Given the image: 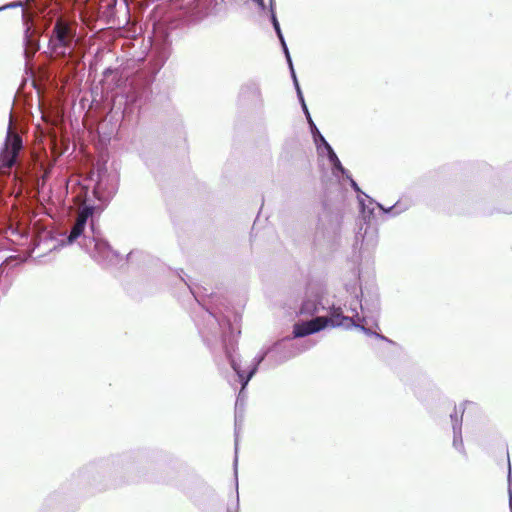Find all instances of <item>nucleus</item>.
<instances>
[{"mask_svg":"<svg viewBox=\"0 0 512 512\" xmlns=\"http://www.w3.org/2000/svg\"><path fill=\"white\" fill-rule=\"evenodd\" d=\"M349 316H344L340 307H333L329 317H315L303 323L294 325L293 334L295 337H304L312 333H316L327 326L331 327H357L364 333L370 334V330L365 327L368 324L367 316L360 317L357 308L350 306Z\"/></svg>","mask_w":512,"mask_h":512,"instance_id":"1","label":"nucleus"},{"mask_svg":"<svg viewBox=\"0 0 512 512\" xmlns=\"http://www.w3.org/2000/svg\"><path fill=\"white\" fill-rule=\"evenodd\" d=\"M75 31L69 24L58 20L52 30L49 39V48L56 55L65 56L74 48Z\"/></svg>","mask_w":512,"mask_h":512,"instance_id":"2","label":"nucleus"},{"mask_svg":"<svg viewBox=\"0 0 512 512\" xmlns=\"http://www.w3.org/2000/svg\"><path fill=\"white\" fill-rule=\"evenodd\" d=\"M21 148L22 139L12 129V115L10 114L4 146L0 153V168L10 169L15 164Z\"/></svg>","mask_w":512,"mask_h":512,"instance_id":"3","label":"nucleus"},{"mask_svg":"<svg viewBox=\"0 0 512 512\" xmlns=\"http://www.w3.org/2000/svg\"><path fill=\"white\" fill-rule=\"evenodd\" d=\"M227 357L230 360L231 367L235 371L239 382L242 385L239 392L238 399L243 396V390L248 385L250 379L256 373L259 364L263 361L264 355L256 356L247 367L242 366V361L239 357L233 355L229 350H226Z\"/></svg>","mask_w":512,"mask_h":512,"instance_id":"4","label":"nucleus"},{"mask_svg":"<svg viewBox=\"0 0 512 512\" xmlns=\"http://www.w3.org/2000/svg\"><path fill=\"white\" fill-rule=\"evenodd\" d=\"M347 179H349L351 187L358 193V201L361 206V210L363 213L368 212V214H372L374 211V205H377L380 209H382L385 212H393L394 215L401 213L403 210H405V207H402L400 202H397L395 205L391 206L389 209H385L381 204L375 203V201L370 198L368 195L363 193L358 184L351 178L349 174H347Z\"/></svg>","mask_w":512,"mask_h":512,"instance_id":"5","label":"nucleus"},{"mask_svg":"<svg viewBox=\"0 0 512 512\" xmlns=\"http://www.w3.org/2000/svg\"><path fill=\"white\" fill-rule=\"evenodd\" d=\"M117 190V178L106 173L98 174V181L94 187V194L101 201L110 199Z\"/></svg>","mask_w":512,"mask_h":512,"instance_id":"6","label":"nucleus"},{"mask_svg":"<svg viewBox=\"0 0 512 512\" xmlns=\"http://www.w3.org/2000/svg\"><path fill=\"white\" fill-rule=\"evenodd\" d=\"M93 214V208L92 207H84L82 208L77 215L76 222L74 226L72 227V230L68 236V243H73L76 239H78L84 232L87 220L89 217H91Z\"/></svg>","mask_w":512,"mask_h":512,"instance_id":"7","label":"nucleus"},{"mask_svg":"<svg viewBox=\"0 0 512 512\" xmlns=\"http://www.w3.org/2000/svg\"><path fill=\"white\" fill-rule=\"evenodd\" d=\"M88 242L94 246L92 257L97 261L105 262L111 260L114 256L113 251L106 241L93 237L88 239Z\"/></svg>","mask_w":512,"mask_h":512,"instance_id":"8","label":"nucleus"},{"mask_svg":"<svg viewBox=\"0 0 512 512\" xmlns=\"http://www.w3.org/2000/svg\"><path fill=\"white\" fill-rule=\"evenodd\" d=\"M451 420L453 422V432H454V439H453V446L459 450L463 451V440H462V433H461V421L462 416L460 419L457 417V414L451 415Z\"/></svg>","mask_w":512,"mask_h":512,"instance_id":"9","label":"nucleus"},{"mask_svg":"<svg viewBox=\"0 0 512 512\" xmlns=\"http://www.w3.org/2000/svg\"><path fill=\"white\" fill-rule=\"evenodd\" d=\"M318 308H317V303L315 300H306L303 302L301 308H300V313L301 314H313L315 312H317Z\"/></svg>","mask_w":512,"mask_h":512,"instance_id":"10","label":"nucleus"},{"mask_svg":"<svg viewBox=\"0 0 512 512\" xmlns=\"http://www.w3.org/2000/svg\"><path fill=\"white\" fill-rule=\"evenodd\" d=\"M237 464H238V430L235 429V458H234V474L237 479ZM238 489V480H236V490Z\"/></svg>","mask_w":512,"mask_h":512,"instance_id":"11","label":"nucleus"},{"mask_svg":"<svg viewBox=\"0 0 512 512\" xmlns=\"http://www.w3.org/2000/svg\"><path fill=\"white\" fill-rule=\"evenodd\" d=\"M289 68H290L291 76H292V79H293V82H294V86H295L296 91H297V95H298L299 101L303 102V94H302V91L300 89V86H299V83H298V80H297V77H296V73L294 71L292 63H291V66H289Z\"/></svg>","mask_w":512,"mask_h":512,"instance_id":"12","label":"nucleus"},{"mask_svg":"<svg viewBox=\"0 0 512 512\" xmlns=\"http://www.w3.org/2000/svg\"><path fill=\"white\" fill-rule=\"evenodd\" d=\"M314 140L317 144L318 150L323 153V150L325 149V143H328L325 138L320 134L319 131H317V135H314Z\"/></svg>","mask_w":512,"mask_h":512,"instance_id":"13","label":"nucleus"},{"mask_svg":"<svg viewBox=\"0 0 512 512\" xmlns=\"http://www.w3.org/2000/svg\"><path fill=\"white\" fill-rule=\"evenodd\" d=\"M324 150L327 152L329 161L331 162L332 165H334L339 159L335 152L333 151L332 147L329 145V143H325Z\"/></svg>","mask_w":512,"mask_h":512,"instance_id":"14","label":"nucleus"},{"mask_svg":"<svg viewBox=\"0 0 512 512\" xmlns=\"http://www.w3.org/2000/svg\"><path fill=\"white\" fill-rule=\"evenodd\" d=\"M338 173H341L342 175H345L347 177V174L348 171L342 166L340 160H338L334 165H333V174L335 176L338 175Z\"/></svg>","mask_w":512,"mask_h":512,"instance_id":"15","label":"nucleus"},{"mask_svg":"<svg viewBox=\"0 0 512 512\" xmlns=\"http://www.w3.org/2000/svg\"><path fill=\"white\" fill-rule=\"evenodd\" d=\"M272 23H273V27L277 33V36L279 39H282L283 38V34L281 32V29H280V25H279V22L274 14V12H272Z\"/></svg>","mask_w":512,"mask_h":512,"instance_id":"16","label":"nucleus"},{"mask_svg":"<svg viewBox=\"0 0 512 512\" xmlns=\"http://www.w3.org/2000/svg\"><path fill=\"white\" fill-rule=\"evenodd\" d=\"M508 493H509V506L512 512V479H511V468L508 471Z\"/></svg>","mask_w":512,"mask_h":512,"instance_id":"17","label":"nucleus"},{"mask_svg":"<svg viewBox=\"0 0 512 512\" xmlns=\"http://www.w3.org/2000/svg\"><path fill=\"white\" fill-rule=\"evenodd\" d=\"M280 42H281V45H282V48H283V51L285 53V56H286V59H287V62H288V65L291 66V57H290V54H289V50H288V47L286 45V42L284 40V37L282 39H279Z\"/></svg>","mask_w":512,"mask_h":512,"instance_id":"18","label":"nucleus"},{"mask_svg":"<svg viewBox=\"0 0 512 512\" xmlns=\"http://www.w3.org/2000/svg\"><path fill=\"white\" fill-rule=\"evenodd\" d=\"M300 102H301V104H302L303 111L305 112V114H306V116H307V119L309 120V118H311V117H310V114H309V112H308V109H307V106H306V104H305V101L303 100V102H302V101H300Z\"/></svg>","mask_w":512,"mask_h":512,"instance_id":"19","label":"nucleus"},{"mask_svg":"<svg viewBox=\"0 0 512 512\" xmlns=\"http://www.w3.org/2000/svg\"><path fill=\"white\" fill-rule=\"evenodd\" d=\"M308 121H309V123H310V126H311V129H312L313 134H314V135H317V131H318V129L316 128V126H315V124L313 123L312 119H311V118H309V120H308Z\"/></svg>","mask_w":512,"mask_h":512,"instance_id":"20","label":"nucleus"},{"mask_svg":"<svg viewBox=\"0 0 512 512\" xmlns=\"http://www.w3.org/2000/svg\"><path fill=\"white\" fill-rule=\"evenodd\" d=\"M374 335H375L377 338H380V339H382V340H384V341H387V342H389V343H392V341H390L389 339H387L385 336H382V335H380V334H378V333H374Z\"/></svg>","mask_w":512,"mask_h":512,"instance_id":"21","label":"nucleus"},{"mask_svg":"<svg viewBox=\"0 0 512 512\" xmlns=\"http://www.w3.org/2000/svg\"><path fill=\"white\" fill-rule=\"evenodd\" d=\"M19 5H21V3H12V4H9V5L5 6V7L0 8V10L5 9V8H10V7H16V6H19Z\"/></svg>","mask_w":512,"mask_h":512,"instance_id":"22","label":"nucleus"},{"mask_svg":"<svg viewBox=\"0 0 512 512\" xmlns=\"http://www.w3.org/2000/svg\"><path fill=\"white\" fill-rule=\"evenodd\" d=\"M261 9H264V0H254Z\"/></svg>","mask_w":512,"mask_h":512,"instance_id":"23","label":"nucleus"},{"mask_svg":"<svg viewBox=\"0 0 512 512\" xmlns=\"http://www.w3.org/2000/svg\"><path fill=\"white\" fill-rule=\"evenodd\" d=\"M208 317H209L210 320L217 321L215 316L213 314H211V313H208Z\"/></svg>","mask_w":512,"mask_h":512,"instance_id":"24","label":"nucleus"},{"mask_svg":"<svg viewBox=\"0 0 512 512\" xmlns=\"http://www.w3.org/2000/svg\"><path fill=\"white\" fill-rule=\"evenodd\" d=\"M360 308H361L362 312H364L365 308L363 307L362 304H360Z\"/></svg>","mask_w":512,"mask_h":512,"instance_id":"25","label":"nucleus"},{"mask_svg":"<svg viewBox=\"0 0 512 512\" xmlns=\"http://www.w3.org/2000/svg\"><path fill=\"white\" fill-rule=\"evenodd\" d=\"M87 251H88V252H91V254L93 253V251H91V249H90V248H87Z\"/></svg>","mask_w":512,"mask_h":512,"instance_id":"26","label":"nucleus"},{"mask_svg":"<svg viewBox=\"0 0 512 512\" xmlns=\"http://www.w3.org/2000/svg\"><path fill=\"white\" fill-rule=\"evenodd\" d=\"M87 251H88V252H91V254L93 253V251H91V249H90V248H87Z\"/></svg>","mask_w":512,"mask_h":512,"instance_id":"27","label":"nucleus"}]
</instances>
